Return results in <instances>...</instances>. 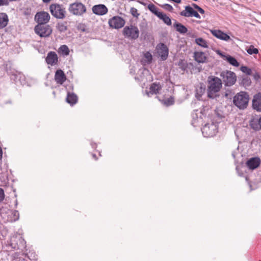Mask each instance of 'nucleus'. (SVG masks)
<instances>
[{
    "label": "nucleus",
    "mask_w": 261,
    "mask_h": 261,
    "mask_svg": "<svg viewBox=\"0 0 261 261\" xmlns=\"http://www.w3.org/2000/svg\"><path fill=\"white\" fill-rule=\"evenodd\" d=\"M13 75L14 76L15 79L17 78V75L16 74H13Z\"/></svg>",
    "instance_id": "6e6d98bb"
},
{
    "label": "nucleus",
    "mask_w": 261,
    "mask_h": 261,
    "mask_svg": "<svg viewBox=\"0 0 261 261\" xmlns=\"http://www.w3.org/2000/svg\"><path fill=\"white\" fill-rule=\"evenodd\" d=\"M260 164V160L258 157H253L247 160L246 166L250 170H254L258 168Z\"/></svg>",
    "instance_id": "dca6fc26"
},
{
    "label": "nucleus",
    "mask_w": 261,
    "mask_h": 261,
    "mask_svg": "<svg viewBox=\"0 0 261 261\" xmlns=\"http://www.w3.org/2000/svg\"><path fill=\"white\" fill-rule=\"evenodd\" d=\"M232 156H233V159H235L236 158V154H235V151H233L232 152Z\"/></svg>",
    "instance_id": "3c124183"
},
{
    "label": "nucleus",
    "mask_w": 261,
    "mask_h": 261,
    "mask_svg": "<svg viewBox=\"0 0 261 261\" xmlns=\"http://www.w3.org/2000/svg\"><path fill=\"white\" fill-rule=\"evenodd\" d=\"M45 62L48 65L55 66L58 63V57L56 52L49 51L45 58Z\"/></svg>",
    "instance_id": "ddd939ff"
},
{
    "label": "nucleus",
    "mask_w": 261,
    "mask_h": 261,
    "mask_svg": "<svg viewBox=\"0 0 261 261\" xmlns=\"http://www.w3.org/2000/svg\"><path fill=\"white\" fill-rule=\"evenodd\" d=\"M195 43L200 46H201L204 48H207L208 45L207 44V42L206 40L203 39L202 38H196L195 40Z\"/></svg>",
    "instance_id": "c85d7f7f"
},
{
    "label": "nucleus",
    "mask_w": 261,
    "mask_h": 261,
    "mask_svg": "<svg viewBox=\"0 0 261 261\" xmlns=\"http://www.w3.org/2000/svg\"><path fill=\"white\" fill-rule=\"evenodd\" d=\"M58 53L63 56H67L69 55L70 50L66 45H62L58 49Z\"/></svg>",
    "instance_id": "a878e982"
},
{
    "label": "nucleus",
    "mask_w": 261,
    "mask_h": 261,
    "mask_svg": "<svg viewBox=\"0 0 261 261\" xmlns=\"http://www.w3.org/2000/svg\"><path fill=\"white\" fill-rule=\"evenodd\" d=\"M173 27L175 28L176 31L178 32L181 34H184L188 32L187 28L182 24L175 21L173 24Z\"/></svg>",
    "instance_id": "5701e85b"
},
{
    "label": "nucleus",
    "mask_w": 261,
    "mask_h": 261,
    "mask_svg": "<svg viewBox=\"0 0 261 261\" xmlns=\"http://www.w3.org/2000/svg\"><path fill=\"white\" fill-rule=\"evenodd\" d=\"M211 32L213 36L222 40L227 41L231 40L230 36L220 30H211Z\"/></svg>",
    "instance_id": "2eb2a0df"
},
{
    "label": "nucleus",
    "mask_w": 261,
    "mask_h": 261,
    "mask_svg": "<svg viewBox=\"0 0 261 261\" xmlns=\"http://www.w3.org/2000/svg\"><path fill=\"white\" fill-rule=\"evenodd\" d=\"M194 58V60L199 63H204L207 60L205 53L202 51H195Z\"/></svg>",
    "instance_id": "6ab92c4d"
},
{
    "label": "nucleus",
    "mask_w": 261,
    "mask_h": 261,
    "mask_svg": "<svg viewBox=\"0 0 261 261\" xmlns=\"http://www.w3.org/2000/svg\"><path fill=\"white\" fill-rule=\"evenodd\" d=\"M219 75L221 79L222 84L226 87H230L233 85L237 81V75L233 71L224 70L221 71Z\"/></svg>",
    "instance_id": "7ed1b4c3"
},
{
    "label": "nucleus",
    "mask_w": 261,
    "mask_h": 261,
    "mask_svg": "<svg viewBox=\"0 0 261 261\" xmlns=\"http://www.w3.org/2000/svg\"><path fill=\"white\" fill-rule=\"evenodd\" d=\"M51 0H42V1L45 3H49Z\"/></svg>",
    "instance_id": "603ef678"
},
{
    "label": "nucleus",
    "mask_w": 261,
    "mask_h": 261,
    "mask_svg": "<svg viewBox=\"0 0 261 261\" xmlns=\"http://www.w3.org/2000/svg\"><path fill=\"white\" fill-rule=\"evenodd\" d=\"M51 15L57 19H62L65 17L66 11L62 5L52 4L49 7Z\"/></svg>",
    "instance_id": "39448f33"
},
{
    "label": "nucleus",
    "mask_w": 261,
    "mask_h": 261,
    "mask_svg": "<svg viewBox=\"0 0 261 261\" xmlns=\"http://www.w3.org/2000/svg\"><path fill=\"white\" fill-rule=\"evenodd\" d=\"M156 49L161 60H166L169 54V49L167 46L164 43H160L156 45Z\"/></svg>",
    "instance_id": "9d476101"
},
{
    "label": "nucleus",
    "mask_w": 261,
    "mask_h": 261,
    "mask_svg": "<svg viewBox=\"0 0 261 261\" xmlns=\"http://www.w3.org/2000/svg\"><path fill=\"white\" fill-rule=\"evenodd\" d=\"M258 123L259 125V128L261 129V117L259 118L258 120Z\"/></svg>",
    "instance_id": "8fccbe9b"
},
{
    "label": "nucleus",
    "mask_w": 261,
    "mask_h": 261,
    "mask_svg": "<svg viewBox=\"0 0 261 261\" xmlns=\"http://www.w3.org/2000/svg\"><path fill=\"white\" fill-rule=\"evenodd\" d=\"M252 108L257 112H261V92H258L253 96Z\"/></svg>",
    "instance_id": "f3484780"
},
{
    "label": "nucleus",
    "mask_w": 261,
    "mask_h": 261,
    "mask_svg": "<svg viewBox=\"0 0 261 261\" xmlns=\"http://www.w3.org/2000/svg\"><path fill=\"white\" fill-rule=\"evenodd\" d=\"M93 157L95 158L96 160L97 159L96 155L95 154H93Z\"/></svg>",
    "instance_id": "864d4df0"
},
{
    "label": "nucleus",
    "mask_w": 261,
    "mask_h": 261,
    "mask_svg": "<svg viewBox=\"0 0 261 261\" xmlns=\"http://www.w3.org/2000/svg\"><path fill=\"white\" fill-rule=\"evenodd\" d=\"M240 70L247 75H251L252 74L251 69L246 66H242L240 67Z\"/></svg>",
    "instance_id": "7c9ffc66"
},
{
    "label": "nucleus",
    "mask_w": 261,
    "mask_h": 261,
    "mask_svg": "<svg viewBox=\"0 0 261 261\" xmlns=\"http://www.w3.org/2000/svg\"><path fill=\"white\" fill-rule=\"evenodd\" d=\"M94 14L97 15H103L108 12L107 7L103 4L96 5L93 6L92 8Z\"/></svg>",
    "instance_id": "4468645a"
},
{
    "label": "nucleus",
    "mask_w": 261,
    "mask_h": 261,
    "mask_svg": "<svg viewBox=\"0 0 261 261\" xmlns=\"http://www.w3.org/2000/svg\"><path fill=\"white\" fill-rule=\"evenodd\" d=\"M23 14L27 17H29L32 14V9L30 8H27L24 9L23 11Z\"/></svg>",
    "instance_id": "58836bf2"
},
{
    "label": "nucleus",
    "mask_w": 261,
    "mask_h": 261,
    "mask_svg": "<svg viewBox=\"0 0 261 261\" xmlns=\"http://www.w3.org/2000/svg\"><path fill=\"white\" fill-rule=\"evenodd\" d=\"M158 17L162 20L167 25H171L172 21L170 18L166 14L161 12Z\"/></svg>",
    "instance_id": "393cba45"
},
{
    "label": "nucleus",
    "mask_w": 261,
    "mask_h": 261,
    "mask_svg": "<svg viewBox=\"0 0 261 261\" xmlns=\"http://www.w3.org/2000/svg\"><path fill=\"white\" fill-rule=\"evenodd\" d=\"M178 65L179 67V68H180L182 71H185L187 67H188V64L187 62L183 60H180Z\"/></svg>",
    "instance_id": "473e14b6"
},
{
    "label": "nucleus",
    "mask_w": 261,
    "mask_h": 261,
    "mask_svg": "<svg viewBox=\"0 0 261 261\" xmlns=\"http://www.w3.org/2000/svg\"><path fill=\"white\" fill-rule=\"evenodd\" d=\"M57 29L60 32H63L67 30V27L63 23H59L58 24Z\"/></svg>",
    "instance_id": "c9c22d12"
},
{
    "label": "nucleus",
    "mask_w": 261,
    "mask_h": 261,
    "mask_svg": "<svg viewBox=\"0 0 261 261\" xmlns=\"http://www.w3.org/2000/svg\"><path fill=\"white\" fill-rule=\"evenodd\" d=\"M13 214H14V217H17L16 219H18V215H19V213H18V212L17 211H15L14 212Z\"/></svg>",
    "instance_id": "49530a36"
},
{
    "label": "nucleus",
    "mask_w": 261,
    "mask_h": 261,
    "mask_svg": "<svg viewBox=\"0 0 261 261\" xmlns=\"http://www.w3.org/2000/svg\"><path fill=\"white\" fill-rule=\"evenodd\" d=\"M35 33L40 37H49L52 33L51 27L46 24H37L34 28Z\"/></svg>",
    "instance_id": "0eeeda50"
},
{
    "label": "nucleus",
    "mask_w": 261,
    "mask_h": 261,
    "mask_svg": "<svg viewBox=\"0 0 261 261\" xmlns=\"http://www.w3.org/2000/svg\"><path fill=\"white\" fill-rule=\"evenodd\" d=\"M217 115L218 117H220V118H222V115H220V114H217Z\"/></svg>",
    "instance_id": "5fc2aeb1"
},
{
    "label": "nucleus",
    "mask_w": 261,
    "mask_h": 261,
    "mask_svg": "<svg viewBox=\"0 0 261 261\" xmlns=\"http://www.w3.org/2000/svg\"><path fill=\"white\" fill-rule=\"evenodd\" d=\"M246 51L249 55L257 54L258 53L257 48H255L253 45H250L247 49Z\"/></svg>",
    "instance_id": "2f4dec72"
},
{
    "label": "nucleus",
    "mask_w": 261,
    "mask_h": 261,
    "mask_svg": "<svg viewBox=\"0 0 261 261\" xmlns=\"http://www.w3.org/2000/svg\"><path fill=\"white\" fill-rule=\"evenodd\" d=\"M49 14L45 11L38 12L35 16V20L38 24H46L49 21Z\"/></svg>",
    "instance_id": "9b49d317"
},
{
    "label": "nucleus",
    "mask_w": 261,
    "mask_h": 261,
    "mask_svg": "<svg viewBox=\"0 0 261 261\" xmlns=\"http://www.w3.org/2000/svg\"><path fill=\"white\" fill-rule=\"evenodd\" d=\"M77 29L78 30H81L82 32L86 31V26L83 23H79L77 26Z\"/></svg>",
    "instance_id": "ea45409f"
},
{
    "label": "nucleus",
    "mask_w": 261,
    "mask_h": 261,
    "mask_svg": "<svg viewBox=\"0 0 261 261\" xmlns=\"http://www.w3.org/2000/svg\"><path fill=\"white\" fill-rule=\"evenodd\" d=\"M202 134L204 137H212L216 135L217 131L216 125L214 123H207L201 129Z\"/></svg>",
    "instance_id": "6e6552de"
},
{
    "label": "nucleus",
    "mask_w": 261,
    "mask_h": 261,
    "mask_svg": "<svg viewBox=\"0 0 261 261\" xmlns=\"http://www.w3.org/2000/svg\"><path fill=\"white\" fill-rule=\"evenodd\" d=\"M130 13L134 17L136 18H138L140 15V14L138 12L137 9L134 7L130 8Z\"/></svg>",
    "instance_id": "e433bc0d"
},
{
    "label": "nucleus",
    "mask_w": 261,
    "mask_h": 261,
    "mask_svg": "<svg viewBox=\"0 0 261 261\" xmlns=\"http://www.w3.org/2000/svg\"><path fill=\"white\" fill-rule=\"evenodd\" d=\"M144 57L147 60V63L148 64L151 63L152 61V55L149 52H146L144 54Z\"/></svg>",
    "instance_id": "f704fd0d"
},
{
    "label": "nucleus",
    "mask_w": 261,
    "mask_h": 261,
    "mask_svg": "<svg viewBox=\"0 0 261 261\" xmlns=\"http://www.w3.org/2000/svg\"><path fill=\"white\" fill-rule=\"evenodd\" d=\"M207 97L214 99L215 94L221 90L222 87L221 79L217 76L210 75L208 77L207 80Z\"/></svg>",
    "instance_id": "f257e3e1"
},
{
    "label": "nucleus",
    "mask_w": 261,
    "mask_h": 261,
    "mask_svg": "<svg viewBox=\"0 0 261 261\" xmlns=\"http://www.w3.org/2000/svg\"><path fill=\"white\" fill-rule=\"evenodd\" d=\"M9 4L7 0H0V7L3 6H8Z\"/></svg>",
    "instance_id": "37998d69"
},
{
    "label": "nucleus",
    "mask_w": 261,
    "mask_h": 261,
    "mask_svg": "<svg viewBox=\"0 0 261 261\" xmlns=\"http://www.w3.org/2000/svg\"><path fill=\"white\" fill-rule=\"evenodd\" d=\"M227 94H225V96H227Z\"/></svg>",
    "instance_id": "4d7b16f0"
},
{
    "label": "nucleus",
    "mask_w": 261,
    "mask_h": 261,
    "mask_svg": "<svg viewBox=\"0 0 261 261\" xmlns=\"http://www.w3.org/2000/svg\"><path fill=\"white\" fill-rule=\"evenodd\" d=\"M249 100V96L248 93L241 91L233 97V103L239 109L244 110L248 106Z\"/></svg>",
    "instance_id": "f03ea898"
},
{
    "label": "nucleus",
    "mask_w": 261,
    "mask_h": 261,
    "mask_svg": "<svg viewBox=\"0 0 261 261\" xmlns=\"http://www.w3.org/2000/svg\"><path fill=\"white\" fill-rule=\"evenodd\" d=\"M251 127L252 128H254V127L252 125H251Z\"/></svg>",
    "instance_id": "13d9d810"
},
{
    "label": "nucleus",
    "mask_w": 261,
    "mask_h": 261,
    "mask_svg": "<svg viewBox=\"0 0 261 261\" xmlns=\"http://www.w3.org/2000/svg\"><path fill=\"white\" fill-rule=\"evenodd\" d=\"M180 15L187 17L194 16L199 19L201 18L198 13L189 5L185 7V10L181 11Z\"/></svg>",
    "instance_id": "f8f14e48"
},
{
    "label": "nucleus",
    "mask_w": 261,
    "mask_h": 261,
    "mask_svg": "<svg viewBox=\"0 0 261 261\" xmlns=\"http://www.w3.org/2000/svg\"><path fill=\"white\" fill-rule=\"evenodd\" d=\"M139 33L138 28L132 24L125 26L122 31L124 37L130 40L137 39L139 37Z\"/></svg>",
    "instance_id": "423d86ee"
},
{
    "label": "nucleus",
    "mask_w": 261,
    "mask_h": 261,
    "mask_svg": "<svg viewBox=\"0 0 261 261\" xmlns=\"http://www.w3.org/2000/svg\"><path fill=\"white\" fill-rule=\"evenodd\" d=\"M5 198V193L4 190L0 188V202L3 201Z\"/></svg>",
    "instance_id": "a19ab883"
},
{
    "label": "nucleus",
    "mask_w": 261,
    "mask_h": 261,
    "mask_svg": "<svg viewBox=\"0 0 261 261\" xmlns=\"http://www.w3.org/2000/svg\"><path fill=\"white\" fill-rule=\"evenodd\" d=\"M55 80L57 84L62 85L66 80V76L63 71L61 69H58L55 75Z\"/></svg>",
    "instance_id": "a211bd4d"
},
{
    "label": "nucleus",
    "mask_w": 261,
    "mask_h": 261,
    "mask_svg": "<svg viewBox=\"0 0 261 261\" xmlns=\"http://www.w3.org/2000/svg\"><path fill=\"white\" fill-rule=\"evenodd\" d=\"M9 22L8 15L6 13H0V29L5 28Z\"/></svg>",
    "instance_id": "412c9836"
},
{
    "label": "nucleus",
    "mask_w": 261,
    "mask_h": 261,
    "mask_svg": "<svg viewBox=\"0 0 261 261\" xmlns=\"http://www.w3.org/2000/svg\"><path fill=\"white\" fill-rule=\"evenodd\" d=\"M251 84V79L247 76H245L243 77L241 82L240 83V84L245 87V88L250 86Z\"/></svg>",
    "instance_id": "cd10ccee"
},
{
    "label": "nucleus",
    "mask_w": 261,
    "mask_h": 261,
    "mask_svg": "<svg viewBox=\"0 0 261 261\" xmlns=\"http://www.w3.org/2000/svg\"><path fill=\"white\" fill-rule=\"evenodd\" d=\"M77 96L75 94L68 92L66 97V102L67 103H69L71 106H73L77 102Z\"/></svg>",
    "instance_id": "4be33fe9"
},
{
    "label": "nucleus",
    "mask_w": 261,
    "mask_h": 261,
    "mask_svg": "<svg viewBox=\"0 0 261 261\" xmlns=\"http://www.w3.org/2000/svg\"><path fill=\"white\" fill-rule=\"evenodd\" d=\"M147 8L153 14L157 17L160 15L162 12H160L158 8L153 4H149L148 5Z\"/></svg>",
    "instance_id": "bb28decb"
},
{
    "label": "nucleus",
    "mask_w": 261,
    "mask_h": 261,
    "mask_svg": "<svg viewBox=\"0 0 261 261\" xmlns=\"http://www.w3.org/2000/svg\"><path fill=\"white\" fill-rule=\"evenodd\" d=\"M68 10L70 14L77 16H83L87 11L86 6L77 1L69 4Z\"/></svg>",
    "instance_id": "20e7f679"
},
{
    "label": "nucleus",
    "mask_w": 261,
    "mask_h": 261,
    "mask_svg": "<svg viewBox=\"0 0 261 261\" xmlns=\"http://www.w3.org/2000/svg\"><path fill=\"white\" fill-rule=\"evenodd\" d=\"M174 103V98L172 96H170L167 99L165 100L164 104L167 106H172Z\"/></svg>",
    "instance_id": "72a5a7b5"
},
{
    "label": "nucleus",
    "mask_w": 261,
    "mask_h": 261,
    "mask_svg": "<svg viewBox=\"0 0 261 261\" xmlns=\"http://www.w3.org/2000/svg\"><path fill=\"white\" fill-rule=\"evenodd\" d=\"M252 76L253 77V79L256 81H257L260 77V75L258 72H255V73L252 74Z\"/></svg>",
    "instance_id": "79ce46f5"
},
{
    "label": "nucleus",
    "mask_w": 261,
    "mask_h": 261,
    "mask_svg": "<svg viewBox=\"0 0 261 261\" xmlns=\"http://www.w3.org/2000/svg\"><path fill=\"white\" fill-rule=\"evenodd\" d=\"M217 53L220 55L223 59V60L225 59V57H226V55L224 53H222V51H221L220 50H217Z\"/></svg>",
    "instance_id": "c03bdc74"
},
{
    "label": "nucleus",
    "mask_w": 261,
    "mask_h": 261,
    "mask_svg": "<svg viewBox=\"0 0 261 261\" xmlns=\"http://www.w3.org/2000/svg\"><path fill=\"white\" fill-rule=\"evenodd\" d=\"M161 86L159 83H152L149 88V92H147V94L148 96H150V94H156L159 93V91L161 89Z\"/></svg>",
    "instance_id": "aec40b11"
},
{
    "label": "nucleus",
    "mask_w": 261,
    "mask_h": 261,
    "mask_svg": "<svg viewBox=\"0 0 261 261\" xmlns=\"http://www.w3.org/2000/svg\"><path fill=\"white\" fill-rule=\"evenodd\" d=\"M162 8L166 10H167L169 12H172L173 8L171 5L168 4H165L161 6Z\"/></svg>",
    "instance_id": "4c0bfd02"
},
{
    "label": "nucleus",
    "mask_w": 261,
    "mask_h": 261,
    "mask_svg": "<svg viewBox=\"0 0 261 261\" xmlns=\"http://www.w3.org/2000/svg\"><path fill=\"white\" fill-rule=\"evenodd\" d=\"M2 156H3V150H2L1 147L0 146V160L2 159Z\"/></svg>",
    "instance_id": "09e8293b"
},
{
    "label": "nucleus",
    "mask_w": 261,
    "mask_h": 261,
    "mask_svg": "<svg viewBox=\"0 0 261 261\" xmlns=\"http://www.w3.org/2000/svg\"><path fill=\"white\" fill-rule=\"evenodd\" d=\"M108 23L110 27L118 29L124 27L125 21L123 18L115 16L110 19Z\"/></svg>",
    "instance_id": "1a4fd4ad"
},
{
    "label": "nucleus",
    "mask_w": 261,
    "mask_h": 261,
    "mask_svg": "<svg viewBox=\"0 0 261 261\" xmlns=\"http://www.w3.org/2000/svg\"><path fill=\"white\" fill-rule=\"evenodd\" d=\"M205 87H202L201 85L200 87L196 88V97L199 99L200 97L202 96V95L204 94L205 92Z\"/></svg>",
    "instance_id": "c756f323"
},
{
    "label": "nucleus",
    "mask_w": 261,
    "mask_h": 261,
    "mask_svg": "<svg viewBox=\"0 0 261 261\" xmlns=\"http://www.w3.org/2000/svg\"><path fill=\"white\" fill-rule=\"evenodd\" d=\"M225 57V58L224 60L226 61L229 64H230L232 66L234 67L239 66L240 63L234 57L227 54L226 55V57Z\"/></svg>",
    "instance_id": "b1692460"
},
{
    "label": "nucleus",
    "mask_w": 261,
    "mask_h": 261,
    "mask_svg": "<svg viewBox=\"0 0 261 261\" xmlns=\"http://www.w3.org/2000/svg\"><path fill=\"white\" fill-rule=\"evenodd\" d=\"M192 6L194 7V9H196L197 10L198 9V8L199 7V6L198 5H197V4H194V3H193L192 4Z\"/></svg>",
    "instance_id": "de8ad7c7"
},
{
    "label": "nucleus",
    "mask_w": 261,
    "mask_h": 261,
    "mask_svg": "<svg viewBox=\"0 0 261 261\" xmlns=\"http://www.w3.org/2000/svg\"><path fill=\"white\" fill-rule=\"evenodd\" d=\"M197 11L201 14H204L205 12L204 10L200 7L197 9Z\"/></svg>",
    "instance_id": "a18cd8bd"
}]
</instances>
